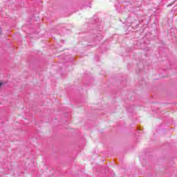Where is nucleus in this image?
I'll list each match as a JSON object with an SVG mask.
<instances>
[{"mask_svg": "<svg viewBox=\"0 0 177 177\" xmlns=\"http://www.w3.org/2000/svg\"><path fill=\"white\" fill-rule=\"evenodd\" d=\"M2 85H3V83L0 82V88L2 86Z\"/></svg>", "mask_w": 177, "mask_h": 177, "instance_id": "1", "label": "nucleus"}, {"mask_svg": "<svg viewBox=\"0 0 177 177\" xmlns=\"http://www.w3.org/2000/svg\"><path fill=\"white\" fill-rule=\"evenodd\" d=\"M2 34V29L0 28V35Z\"/></svg>", "mask_w": 177, "mask_h": 177, "instance_id": "2", "label": "nucleus"}]
</instances>
